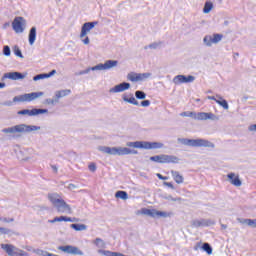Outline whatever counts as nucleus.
<instances>
[{
  "label": "nucleus",
  "instance_id": "58",
  "mask_svg": "<svg viewBox=\"0 0 256 256\" xmlns=\"http://www.w3.org/2000/svg\"><path fill=\"white\" fill-rule=\"evenodd\" d=\"M4 105H5L6 107H11V105H13V102L8 101V102H5Z\"/></svg>",
  "mask_w": 256,
  "mask_h": 256
},
{
  "label": "nucleus",
  "instance_id": "14",
  "mask_svg": "<svg viewBox=\"0 0 256 256\" xmlns=\"http://www.w3.org/2000/svg\"><path fill=\"white\" fill-rule=\"evenodd\" d=\"M58 250L63 251V253H68L69 255H84L81 249H79V247L77 246H71V245L59 246Z\"/></svg>",
  "mask_w": 256,
  "mask_h": 256
},
{
  "label": "nucleus",
  "instance_id": "11",
  "mask_svg": "<svg viewBox=\"0 0 256 256\" xmlns=\"http://www.w3.org/2000/svg\"><path fill=\"white\" fill-rule=\"evenodd\" d=\"M27 22L23 17H16L12 22V28L14 29L15 33H23L25 31V27Z\"/></svg>",
  "mask_w": 256,
  "mask_h": 256
},
{
  "label": "nucleus",
  "instance_id": "3",
  "mask_svg": "<svg viewBox=\"0 0 256 256\" xmlns=\"http://www.w3.org/2000/svg\"><path fill=\"white\" fill-rule=\"evenodd\" d=\"M98 151L104 153L105 155H118V157H123V155H137L139 152L137 150H131L129 146L127 147H109V146H98Z\"/></svg>",
  "mask_w": 256,
  "mask_h": 256
},
{
  "label": "nucleus",
  "instance_id": "34",
  "mask_svg": "<svg viewBox=\"0 0 256 256\" xmlns=\"http://www.w3.org/2000/svg\"><path fill=\"white\" fill-rule=\"evenodd\" d=\"M94 245H96V247H98V249H105V241H103V239L101 238H96L93 241Z\"/></svg>",
  "mask_w": 256,
  "mask_h": 256
},
{
  "label": "nucleus",
  "instance_id": "43",
  "mask_svg": "<svg viewBox=\"0 0 256 256\" xmlns=\"http://www.w3.org/2000/svg\"><path fill=\"white\" fill-rule=\"evenodd\" d=\"M14 54L16 57H20V59H23V53L21 52V49H19L17 46L14 47Z\"/></svg>",
  "mask_w": 256,
  "mask_h": 256
},
{
  "label": "nucleus",
  "instance_id": "56",
  "mask_svg": "<svg viewBox=\"0 0 256 256\" xmlns=\"http://www.w3.org/2000/svg\"><path fill=\"white\" fill-rule=\"evenodd\" d=\"M168 201H181V198H173L171 196L167 197Z\"/></svg>",
  "mask_w": 256,
  "mask_h": 256
},
{
  "label": "nucleus",
  "instance_id": "1",
  "mask_svg": "<svg viewBox=\"0 0 256 256\" xmlns=\"http://www.w3.org/2000/svg\"><path fill=\"white\" fill-rule=\"evenodd\" d=\"M48 200L53 205V207H55L57 213L73 215V208H71V205H69L58 193L48 194Z\"/></svg>",
  "mask_w": 256,
  "mask_h": 256
},
{
  "label": "nucleus",
  "instance_id": "41",
  "mask_svg": "<svg viewBox=\"0 0 256 256\" xmlns=\"http://www.w3.org/2000/svg\"><path fill=\"white\" fill-rule=\"evenodd\" d=\"M135 97L136 99H145L147 97V94H145V92L143 91H136L135 92Z\"/></svg>",
  "mask_w": 256,
  "mask_h": 256
},
{
  "label": "nucleus",
  "instance_id": "18",
  "mask_svg": "<svg viewBox=\"0 0 256 256\" xmlns=\"http://www.w3.org/2000/svg\"><path fill=\"white\" fill-rule=\"evenodd\" d=\"M193 81H195V78L192 75H177L173 78L174 85H181V83H193Z\"/></svg>",
  "mask_w": 256,
  "mask_h": 256
},
{
  "label": "nucleus",
  "instance_id": "61",
  "mask_svg": "<svg viewBox=\"0 0 256 256\" xmlns=\"http://www.w3.org/2000/svg\"><path fill=\"white\" fill-rule=\"evenodd\" d=\"M48 223H57V220L54 218L53 220H49Z\"/></svg>",
  "mask_w": 256,
  "mask_h": 256
},
{
  "label": "nucleus",
  "instance_id": "33",
  "mask_svg": "<svg viewBox=\"0 0 256 256\" xmlns=\"http://www.w3.org/2000/svg\"><path fill=\"white\" fill-rule=\"evenodd\" d=\"M70 227L74 231H87V225L85 224H71Z\"/></svg>",
  "mask_w": 256,
  "mask_h": 256
},
{
  "label": "nucleus",
  "instance_id": "52",
  "mask_svg": "<svg viewBox=\"0 0 256 256\" xmlns=\"http://www.w3.org/2000/svg\"><path fill=\"white\" fill-rule=\"evenodd\" d=\"M68 189H69L70 191H75V189H77V185H75V184H69V185H68Z\"/></svg>",
  "mask_w": 256,
  "mask_h": 256
},
{
  "label": "nucleus",
  "instance_id": "37",
  "mask_svg": "<svg viewBox=\"0 0 256 256\" xmlns=\"http://www.w3.org/2000/svg\"><path fill=\"white\" fill-rule=\"evenodd\" d=\"M203 251H206V253L208 255H212L213 254V248H211V245H209V243H204L202 246Z\"/></svg>",
  "mask_w": 256,
  "mask_h": 256
},
{
  "label": "nucleus",
  "instance_id": "51",
  "mask_svg": "<svg viewBox=\"0 0 256 256\" xmlns=\"http://www.w3.org/2000/svg\"><path fill=\"white\" fill-rule=\"evenodd\" d=\"M1 221H3V223H13V221H15L13 218L7 219V218H2Z\"/></svg>",
  "mask_w": 256,
  "mask_h": 256
},
{
  "label": "nucleus",
  "instance_id": "49",
  "mask_svg": "<svg viewBox=\"0 0 256 256\" xmlns=\"http://www.w3.org/2000/svg\"><path fill=\"white\" fill-rule=\"evenodd\" d=\"M9 233V229L0 227V234L1 235H7Z\"/></svg>",
  "mask_w": 256,
  "mask_h": 256
},
{
  "label": "nucleus",
  "instance_id": "36",
  "mask_svg": "<svg viewBox=\"0 0 256 256\" xmlns=\"http://www.w3.org/2000/svg\"><path fill=\"white\" fill-rule=\"evenodd\" d=\"M79 38L81 39L83 45H89V43H91V40L89 39V36H87V34L83 35L82 33H80Z\"/></svg>",
  "mask_w": 256,
  "mask_h": 256
},
{
  "label": "nucleus",
  "instance_id": "12",
  "mask_svg": "<svg viewBox=\"0 0 256 256\" xmlns=\"http://www.w3.org/2000/svg\"><path fill=\"white\" fill-rule=\"evenodd\" d=\"M117 65H119V61L117 60H106L104 63L97 64L94 69H98V71H109L115 69Z\"/></svg>",
  "mask_w": 256,
  "mask_h": 256
},
{
  "label": "nucleus",
  "instance_id": "35",
  "mask_svg": "<svg viewBox=\"0 0 256 256\" xmlns=\"http://www.w3.org/2000/svg\"><path fill=\"white\" fill-rule=\"evenodd\" d=\"M33 253H35L36 255H39V256H51L52 255V253H49L42 249H33Z\"/></svg>",
  "mask_w": 256,
  "mask_h": 256
},
{
  "label": "nucleus",
  "instance_id": "20",
  "mask_svg": "<svg viewBox=\"0 0 256 256\" xmlns=\"http://www.w3.org/2000/svg\"><path fill=\"white\" fill-rule=\"evenodd\" d=\"M27 77V74H22L20 72H8L5 73L2 77V79H10L11 81H19L23 80Z\"/></svg>",
  "mask_w": 256,
  "mask_h": 256
},
{
  "label": "nucleus",
  "instance_id": "17",
  "mask_svg": "<svg viewBox=\"0 0 256 256\" xmlns=\"http://www.w3.org/2000/svg\"><path fill=\"white\" fill-rule=\"evenodd\" d=\"M129 89H131V84L129 82H122L110 88L109 93H123L124 91H129Z\"/></svg>",
  "mask_w": 256,
  "mask_h": 256
},
{
  "label": "nucleus",
  "instance_id": "13",
  "mask_svg": "<svg viewBox=\"0 0 256 256\" xmlns=\"http://www.w3.org/2000/svg\"><path fill=\"white\" fill-rule=\"evenodd\" d=\"M47 113H49V110L37 109V108H34L32 110L24 109V110L18 111V115H27L28 117H35L37 115H45Z\"/></svg>",
  "mask_w": 256,
  "mask_h": 256
},
{
  "label": "nucleus",
  "instance_id": "28",
  "mask_svg": "<svg viewBox=\"0 0 256 256\" xmlns=\"http://www.w3.org/2000/svg\"><path fill=\"white\" fill-rule=\"evenodd\" d=\"M214 4L213 1L208 0L205 2L204 7H203V13L204 15H209V13H211V11H213L214 9Z\"/></svg>",
  "mask_w": 256,
  "mask_h": 256
},
{
  "label": "nucleus",
  "instance_id": "15",
  "mask_svg": "<svg viewBox=\"0 0 256 256\" xmlns=\"http://www.w3.org/2000/svg\"><path fill=\"white\" fill-rule=\"evenodd\" d=\"M191 225L194 229H197L199 227H211V225H215V221L211 219H199L193 220L191 222Z\"/></svg>",
  "mask_w": 256,
  "mask_h": 256
},
{
  "label": "nucleus",
  "instance_id": "22",
  "mask_svg": "<svg viewBox=\"0 0 256 256\" xmlns=\"http://www.w3.org/2000/svg\"><path fill=\"white\" fill-rule=\"evenodd\" d=\"M122 100L124 101V103H129L130 105H139V101L135 99L133 93L122 94Z\"/></svg>",
  "mask_w": 256,
  "mask_h": 256
},
{
  "label": "nucleus",
  "instance_id": "46",
  "mask_svg": "<svg viewBox=\"0 0 256 256\" xmlns=\"http://www.w3.org/2000/svg\"><path fill=\"white\" fill-rule=\"evenodd\" d=\"M88 169L92 171V173H95V171H97V165H95V163H91L89 164Z\"/></svg>",
  "mask_w": 256,
  "mask_h": 256
},
{
  "label": "nucleus",
  "instance_id": "21",
  "mask_svg": "<svg viewBox=\"0 0 256 256\" xmlns=\"http://www.w3.org/2000/svg\"><path fill=\"white\" fill-rule=\"evenodd\" d=\"M99 22H86L81 27V32L83 35H89L93 29H95L96 25H98Z\"/></svg>",
  "mask_w": 256,
  "mask_h": 256
},
{
  "label": "nucleus",
  "instance_id": "57",
  "mask_svg": "<svg viewBox=\"0 0 256 256\" xmlns=\"http://www.w3.org/2000/svg\"><path fill=\"white\" fill-rule=\"evenodd\" d=\"M10 25L11 24L9 22H6L3 24L2 29H7L8 27H10Z\"/></svg>",
  "mask_w": 256,
  "mask_h": 256
},
{
  "label": "nucleus",
  "instance_id": "26",
  "mask_svg": "<svg viewBox=\"0 0 256 256\" xmlns=\"http://www.w3.org/2000/svg\"><path fill=\"white\" fill-rule=\"evenodd\" d=\"M171 175L175 183H177L178 185H181L185 181V178L183 177V175H181V173H179V171L171 170Z\"/></svg>",
  "mask_w": 256,
  "mask_h": 256
},
{
  "label": "nucleus",
  "instance_id": "5",
  "mask_svg": "<svg viewBox=\"0 0 256 256\" xmlns=\"http://www.w3.org/2000/svg\"><path fill=\"white\" fill-rule=\"evenodd\" d=\"M126 147H132L133 149H163L165 144L162 142H149V141H135V142H127Z\"/></svg>",
  "mask_w": 256,
  "mask_h": 256
},
{
  "label": "nucleus",
  "instance_id": "24",
  "mask_svg": "<svg viewBox=\"0 0 256 256\" xmlns=\"http://www.w3.org/2000/svg\"><path fill=\"white\" fill-rule=\"evenodd\" d=\"M238 223H241V225H247L248 227H252L253 229L256 228V219H244V218H238Z\"/></svg>",
  "mask_w": 256,
  "mask_h": 256
},
{
  "label": "nucleus",
  "instance_id": "4",
  "mask_svg": "<svg viewBox=\"0 0 256 256\" xmlns=\"http://www.w3.org/2000/svg\"><path fill=\"white\" fill-rule=\"evenodd\" d=\"M178 143L186 145L187 147H207L208 149H215V144L207 139L197 138V139H188V138H179Z\"/></svg>",
  "mask_w": 256,
  "mask_h": 256
},
{
  "label": "nucleus",
  "instance_id": "25",
  "mask_svg": "<svg viewBox=\"0 0 256 256\" xmlns=\"http://www.w3.org/2000/svg\"><path fill=\"white\" fill-rule=\"evenodd\" d=\"M55 98L57 99V102L59 103V99H63V97H67L68 95H71V89H64V90H57L55 93Z\"/></svg>",
  "mask_w": 256,
  "mask_h": 256
},
{
  "label": "nucleus",
  "instance_id": "27",
  "mask_svg": "<svg viewBox=\"0 0 256 256\" xmlns=\"http://www.w3.org/2000/svg\"><path fill=\"white\" fill-rule=\"evenodd\" d=\"M216 97H217L216 103L227 111L229 109V103L227 102V100H225L223 96L219 94H216Z\"/></svg>",
  "mask_w": 256,
  "mask_h": 256
},
{
  "label": "nucleus",
  "instance_id": "47",
  "mask_svg": "<svg viewBox=\"0 0 256 256\" xmlns=\"http://www.w3.org/2000/svg\"><path fill=\"white\" fill-rule=\"evenodd\" d=\"M248 131L251 133H256V124H252L248 127Z\"/></svg>",
  "mask_w": 256,
  "mask_h": 256
},
{
  "label": "nucleus",
  "instance_id": "10",
  "mask_svg": "<svg viewBox=\"0 0 256 256\" xmlns=\"http://www.w3.org/2000/svg\"><path fill=\"white\" fill-rule=\"evenodd\" d=\"M142 215H148V217H154V218H167L171 217V212H165V211H159L155 209H142Z\"/></svg>",
  "mask_w": 256,
  "mask_h": 256
},
{
  "label": "nucleus",
  "instance_id": "32",
  "mask_svg": "<svg viewBox=\"0 0 256 256\" xmlns=\"http://www.w3.org/2000/svg\"><path fill=\"white\" fill-rule=\"evenodd\" d=\"M115 197L116 199H122L123 201H127V199H129V194H127V192L125 191H117L115 193Z\"/></svg>",
  "mask_w": 256,
  "mask_h": 256
},
{
  "label": "nucleus",
  "instance_id": "44",
  "mask_svg": "<svg viewBox=\"0 0 256 256\" xmlns=\"http://www.w3.org/2000/svg\"><path fill=\"white\" fill-rule=\"evenodd\" d=\"M161 47V42H153L149 44L148 49H159Z\"/></svg>",
  "mask_w": 256,
  "mask_h": 256
},
{
  "label": "nucleus",
  "instance_id": "50",
  "mask_svg": "<svg viewBox=\"0 0 256 256\" xmlns=\"http://www.w3.org/2000/svg\"><path fill=\"white\" fill-rule=\"evenodd\" d=\"M156 176L158 177V179H161L162 181H167V179H169V177L163 176L160 173H157Z\"/></svg>",
  "mask_w": 256,
  "mask_h": 256
},
{
  "label": "nucleus",
  "instance_id": "54",
  "mask_svg": "<svg viewBox=\"0 0 256 256\" xmlns=\"http://www.w3.org/2000/svg\"><path fill=\"white\" fill-rule=\"evenodd\" d=\"M165 187H169L170 189H175V187L173 186V184H171V182H164Z\"/></svg>",
  "mask_w": 256,
  "mask_h": 256
},
{
  "label": "nucleus",
  "instance_id": "64",
  "mask_svg": "<svg viewBox=\"0 0 256 256\" xmlns=\"http://www.w3.org/2000/svg\"><path fill=\"white\" fill-rule=\"evenodd\" d=\"M53 171H57V166H52Z\"/></svg>",
  "mask_w": 256,
  "mask_h": 256
},
{
  "label": "nucleus",
  "instance_id": "8",
  "mask_svg": "<svg viewBox=\"0 0 256 256\" xmlns=\"http://www.w3.org/2000/svg\"><path fill=\"white\" fill-rule=\"evenodd\" d=\"M151 73H137V72H130L127 74L126 79L131 81V83H141L143 81H147V79H151Z\"/></svg>",
  "mask_w": 256,
  "mask_h": 256
},
{
  "label": "nucleus",
  "instance_id": "2",
  "mask_svg": "<svg viewBox=\"0 0 256 256\" xmlns=\"http://www.w3.org/2000/svg\"><path fill=\"white\" fill-rule=\"evenodd\" d=\"M35 131H41V126L18 124L2 129V133L12 135V137H19L23 133H33Z\"/></svg>",
  "mask_w": 256,
  "mask_h": 256
},
{
  "label": "nucleus",
  "instance_id": "38",
  "mask_svg": "<svg viewBox=\"0 0 256 256\" xmlns=\"http://www.w3.org/2000/svg\"><path fill=\"white\" fill-rule=\"evenodd\" d=\"M97 67V65L93 66V67H89L86 70L80 71L79 75H87L89 74L90 71H99V69H95Z\"/></svg>",
  "mask_w": 256,
  "mask_h": 256
},
{
  "label": "nucleus",
  "instance_id": "7",
  "mask_svg": "<svg viewBox=\"0 0 256 256\" xmlns=\"http://www.w3.org/2000/svg\"><path fill=\"white\" fill-rule=\"evenodd\" d=\"M150 161H153L154 163H174L177 164L181 159L175 155H167V154H161L150 157Z\"/></svg>",
  "mask_w": 256,
  "mask_h": 256
},
{
  "label": "nucleus",
  "instance_id": "59",
  "mask_svg": "<svg viewBox=\"0 0 256 256\" xmlns=\"http://www.w3.org/2000/svg\"><path fill=\"white\" fill-rule=\"evenodd\" d=\"M6 85L3 82H0V89H5Z\"/></svg>",
  "mask_w": 256,
  "mask_h": 256
},
{
  "label": "nucleus",
  "instance_id": "60",
  "mask_svg": "<svg viewBox=\"0 0 256 256\" xmlns=\"http://www.w3.org/2000/svg\"><path fill=\"white\" fill-rule=\"evenodd\" d=\"M26 249H27L28 251H32V252H33V248H32L31 246H26Z\"/></svg>",
  "mask_w": 256,
  "mask_h": 256
},
{
  "label": "nucleus",
  "instance_id": "6",
  "mask_svg": "<svg viewBox=\"0 0 256 256\" xmlns=\"http://www.w3.org/2000/svg\"><path fill=\"white\" fill-rule=\"evenodd\" d=\"M45 95L44 92H31L19 96H15L13 98L14 103H31V101H35V99H39Z\"/></svg>",
  "mask_w": 256,
  "mask_h": 256
},
{
  "label": "nucleus",
  "instance_id": "53",
  "mask_svg": "<svg viewBox=\"0 0 256 256\" xmlns=\"http://www.w3.org/2000/svg\"><path fill=\"white\" fill-rule=\"evenodd\" d=\"M55 73H57V71L52 70L50 73L46 74V79H49V77H53V75H55Z\"/></svg>",
  "mask_w": 256,
  "mask_h": 256
},
{
  "label": "nucleus",
  "instance_id": "19",
  "mask_svg": "<svg viewBox=\"0 0 256 256\" xmlns=\"http://www.w3.org/2000/svg\"><path fill=\"white\" fill-rule=\"evenodd\" d=\"M227 181L230 185H234V187H241V185H243L241 178H239V174L234 172L227 174Z\"/></svg>",
  "mask_w": 256,
  "mask_h": 256
},
{
  "label": "nucleus",
  "instance_id": "63",
  "mask_svg": "<svg viewBox=\"0 0 256 256\" xmlns=\"http://www.w3.org/2000/svg\"><path fill=\"white\" fill-rule=\"evenodd\" d=\"M194 250H195V251H198V250H199V245H196V246L194 247Z\"/></svg>",
  "mask_w": 256,
  "mask_h": 256
},
{
  "label": "nucleus",
  "instance_id": "45",
  "mask_svg": "<svg viewBox=\"0 0 256 256\" xmlns=\"http://www.w3.org/2000/svg\"><path fill=\"white\" fill-rule=\"evenodd\" d=\"M41 79H47L46 74H38L33 77V81H41Z\"/></svg>",
  "mask_w": 256,
  "mask_h": 256
},
{
  "label": "nucleus",
  "instance_id": "55",
  "mask_svg": "<svg viewBox=\"0 0 256 256\" xmlns=\"http://www.w3.org/2000/svg\"><path fill=\"white\" fill-rule=\"evenodd\" d=\"M207 99H209V101H215V103H217V95L216 96H207Z\"/></svg>",
  "mask_w": 256,
  "mask_h": 256
},
{
  "label": "nucleus",
  "instance_id": "39",
  "mask_svg": "<svg viewBox=\"0 0 256 256\" xmlns=\"http://www.w3.org/2000/svg\"><path fill=\"white\" fill-rule=\"evenodd\" d=\"M213 42L214 45H216L217 43L221 42V40L223 39V34H213Z\"/></svg>",
  "mask_w": 256,
  "mask_h": 256
},
{
  "label": "nucleus",
  "instance_id": "9",
  "mask_svg": "<svg viewBox=\"0 0 256 256\" xmlns=\"http://www.w3.org/2000/svg\"><path fill=\"white\" fill-rule=\"evenodd\" d=\"M1 249H3L9 256H29V253L11 244H1Z\"/></svg>",
  "mask_w": 256,
  "mask_h": 256
},
{
  "label": "nucleus",
  "instance_id": "62",
  "mask_svg": "<svg viewBox=\"0 0 256 256\" xmlns=\"http://www.w3.org/2000/svg\"><path fill=\"white\" fill-rule=\"evenodd\" d=\"M221 229H227V225L221 224Z\"/></svg>",
  "mask_w": 256,
  "mask_h": 256
},
{
  "label": "nucleus",
  "instance_id": "29",
  "mask_svg": "<svg viewBox=\"0 0 256 256\" xmlns=\"http://www.w3.org/2000/svg\"><path fill=\"white\" fill-rule=\"evenodd\" d=\"M203 43L204 45H206V47H212L215 44V42L213 41V35H206L203 38Z\"/></svg>",
  "mask_w": 256,
  "mask_h": 256
},
{
  "label": "nucleus",
  "instance_id": "40",
  "mask_svg": "<svg viewBox=\"0 0 256 256\" xmlns=\"http://www.w3.org/2000/svg\"><path fill=\"white\" fill-rule=\"evenodd\" d=\"M59 103L56 98H47L44 100V105H55Z\"/></svg>",
  "mask_w": 256,
  "mask_h": 256
},
{
  "label": "nucleus",
  "instance_id": "48",
  "mask_svg": "<svg viewBox=\"0 0 256 256\" xmlns=\"http://www.w3.org/2000/svg\"><path fill=\"white\" fill-rule=\"evenodd\" d=\"M149 105H151V101L149 100H144L141 102L142 107H149Z\"/></svg>",
  "mask_w": 256,
  "mask_h": 256
},
{
  "label": "nucleus",
  "instance_id": "42",
  "mask_svg": "<svg viewBox=\"0 0 256 256\" xmlns=\"http://www.w3.org/2000/svg\"><path fill=\"white\" fill-rule=\"evenodd\" d=\"M3 55H5V57H10L11 56V48L9 46H4Z\"/></svg>",
  "mask_w": 256,
  "mask_h": 256
},
{
  "label": "nucleus",
  "instance_id": "30",
  "mask_svg": "<svg viewBox=\"0 0 256 256\" xmlns=\"http://www.w3.org/2000/svg\"><path fill=\"white\" fill-rule=\"evenodd\" d=\"M54 221H56V223H61V222H65V223H73V219L71 217H67V216H58L54 218Z\"/></svg>",
  "mask_w": 256,
  "mask_h": 256
},
{
  "label": "nucleus",
  "instance_id": "31",
  "mask_svg": "<svg viewBox=\"0 0 256 256\" xmlns=\"http://www.w3.org/2000/svg\"><path fill=\"white\" fill-rule=\"evenodd\" d=\"M181 117H191L192 119H195V121H199V113L196 112H182Z\"/></svg>",
  "mask_w": 256,
  "mask_h": 256
},
{
  "label": "nucleus",
  "instance_id": "23",
  "mask_svg": "<svg viewBox=\"0 0 256 256\" xmlns=\"http://www.w3.org/2000/svg\"><path fill=\"white\" fill-rule=\"evenodd\" d=\"M35 41H37V27H32L28 34V43L29 45H35Z\"/></svg>",
  "mask_w": 256,
  "mask_h": 256
},
{
  "label": "nucleus",
  "instance_id": "16",
  "mask_svg": "<svg viewBox=\"0 0 256 256\" xmlns=\"http://www.w3.org/2000/svg\"><path fill=\"white\" fill-rule=\"evenodd\" d=\"M198 121H219V116L213 112H198Z\"/></svg>",
  "mask_w": 256,
  "mask_h": 256
}]
</instances>
